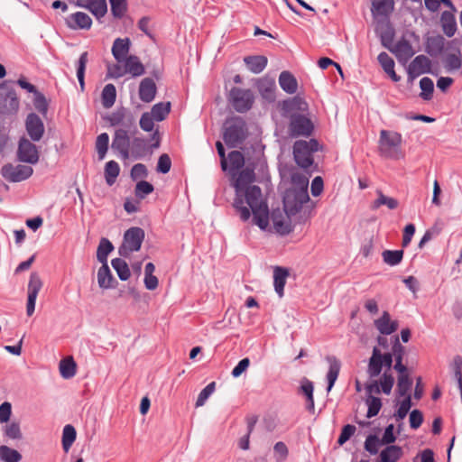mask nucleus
I'll list each match as a JSON object with an SVG mask.
<instances>
[{
  "label": "nucleus",
  "mask_w": 462,
  "mask_h": 462,
  "mask_svg": "<svg viewBox=\"0 0 462 462\" xmlns=\"http://www.w3.org/2000/svg\"><path fill=\"white\" fill-rule=\"evenodd\" d=\"M111 264L115 271L116 272L120 280L127 281L130 278V269L125 260H123L122 258H115L112 260Z\"/></svg>",
  "instance_id": "c03bdc74"
},
{
  "label": "nucleus",
  "mask_w": 462,
  "mask_h": 462,
  "mask_svg": "<svg viewBox=\"0 0 462 462\" xmlns=\"http://www.w3.org/2000/svg\"><path fill=\"white\" fill-rule=\"evenodd\" d=\"M440 23L443 32L448 36L451 37L457 31V23L455 16L448 11H444L440 17Z\"/></svg>",
  "instance_id": "f704fd0d"
},
{
  "label": "nucleus",
  "mask_w": 462,
  "mask_h": 462,
  "mask_svg": "<svg viewBox=\"0 0 462 462\" xmlns=\"http://www.w3.org/2000/svg\"><path fill=\"white\" fill-rule=\"evenodd\" d=\"M381 445V439L376 435H369L365 441V449L370 454L375 455Z\"/></svg>",
  "instance_id": "338daca9"
},
{
  "label": "nucleus",
  "mask_w": 462,
  "mask_h": 462,
  "mask_svg": "<svg viewBox=\"0 0 462 462\" xmlns=\"http://www.w3.org/2000/svg\"><path fill=\"white\" fill-rule=\"evenodd\" d=\"M228 99L236 112L245 113L252 108L255 97L252 90L234 87L230 89Z\"/></svg>",
  "instance_id": "423d86ee"
},
{
  "label": "nucleus",
  "mask_w": 462,
  "mask_h": 462,
  "mask_svg": "<svg viewBox=\"0 0 462 462\" xmlns=\"http://www.w3.org/2000/svg\"><path fill=\"white\" fill-rule=\"evenodd\" d=\"M216 383L212 382L208 383L199 394L196 401V407H201L205 404L208 398L215 392Z\"/></svg>",
  "instance_id": "69168bd1"
},
{
  "label": "nucleus",
  "mask_w": 462,
  "mask_h": 462,
  "mask_svg": "<svg viewBox=\"0 0 462 462\" xmlns=\"http://www.w3.org/2000/svg\"><path fill=\"white\" fill-rule=\"evenodd\" d=\"M124 62L125 73H128L133 77H140L144 74V66L137 56L130 55L124 60Z\"/></svg>",
  "instance_id": "c85d7f7f"
},
{
  "label": "nucleus",
  "mask_w": 462,
  "mask_h": 462,
  "mask_svg": "<svg viewBox=\"0 0 462 462\" xmlns=\"http://www.w3.org/2000/svg\"><path fill=\"white\" fill-rule=\"evenodd\" d=\"M374 326L382 335H390L398 329L397 320H392L387 311H383L381 318L374 320Z\"/></svg>",
  "instance_id": "4be33fe9"
},
{
  "label": "nucleus",
  "mask_w": 462,
  "mask_h": 462,
  "mask_svg": "<svg viewBox=\"0 0 462 462\" xmlns=\"http://www.w3.org/2000/svg\"><path fill=\"white\" fill-rule=\"evenodd\" d=\"M131 42L129 38H116L112 46V54L117 62H123L128 56Z\"/></svg>",
  "instance_id": "5701e85b"
},
{
  "label": "nucleus",
  "mask_w": 462,
  "mask_h": 462,
  "mask_svg": "<svg viewBox=\"0 0 462 462\" xmlns=\"http://www.w3.org/2000/svg\"><path fill=\"white\" fill-rule=\"evenodd\" d=\"M120 173L119 164L115 161H109L105 166V179L108 186H112Z\"/></svg>",
  "instance_id": "79ce46f5"
},
{
  "label": "nucleus",
  "mask_w": 462,
  "mask_h": 462,
  "mask_svg": "<svg viewBox=\"0 0 462 462\" xmlns=\"http://www.w3.org/2000/svg\"><path fill=\"white\" fill-rule=\"evenodd\" d=\"M77 5L89 10L97 19L104 17L107 13L106 0H77Z\"/></svg>",
  "instance_id": "412c9836"
},
{
  "label": "nucleus",
  "mask_w": 462,
  "mask_h": 462,
  "mask_svg": "<svg viewBox=\"0 0 462 462\" xmlns=\"http://www.w3.org/2000/svg\"><path fill=\"white\" fill-rule=\"evenodd\" d=\"M42 287V282L36 273H32L28 283V300L26 304V313L32 316L35 310V302L39 291Z\"/></svg>",
  "instance_id": "4468645a"
},
{
  "label": "nucleus",
  "mask_w": 462,
  "mask_h": 462,
  "mask_svg": "<svg viewBox=\"0 0 462 462\" xmlns=\"http://www.w3.org/2000/svg\"><path fill=\"white\" fill-rule=\"evenodd\" d=\"M383 260L385 263L393 266L399 264L403 257L402 250H385L382 254Z\"/></svg>",
  "instance_id": "864d4df0"
},
{
  "label": "nucleus",
  "mask_w": 462,
  "mask_h": 462,
  "mask_svg": "<svg viewBox=\"0 0 462 462\" xmlns=\"http://www.w3.org/2000/svg\"><path fill=\"white\" fill-rule=\"evenodd\" d=\"M33 106L42 115L45 116L47 114L49 104L44 95L40 91L34 94Z\"/></svg>",
  "instance_id": "680f3d73"
},
{
  "label": "nucleus",
  "mask_w": 462,
  "mask_h": 462,
  "mask_svg": "<svg viewBox=\"0 0 462 462\" xmlns=\"http://www.w3.org/2000/svg\"><path fill=\"white\" fill-rule=\"evenodd\" d=\"M430 60L425 55L417 56L409 65L408 67V75L411 79L419 77L421 74L430 71Z\"/></svg>",
  "instance_id": "6ab92c4d"
},
{
  "label": "nucleus",
  "mask_w": 462,
  "mask_h": 462,
  "mask_svg": "<svg viewBox=\"0 0 462 462\" xmlns=\"http://www.w3.org/2000/svg\"><path fill=\"white\" fill-rule=\"evenodd\" d=\"M230 171L241 169L245 164V158L239 151H233L228 154Z\"/></svg>",
  "instance_id": "13d9d810"
},
{
  "label": "nucleus",
  "mask_w": 462,
  "mask_h": 462,
  "mask_svg": "<svg viewBox=\"0 0 462 462\" xmlns=\"http://www.w3.org/2000/svg\"><path fill=\"white\" fill-rule=\"evenodd\" d=\"M445 38L441 35H433L427 38L426 51L433 57L439 55L445 47Z\"/></svg>",
  "instance_id": "473e14b6"
},
{
  "label": "nucleus",
  "mask_w": 462,
  "mask_h": 462,
  "mask_svg": "<svg viewBox=\"0 0 462 462\" xmlns=\"http://www.w3.org/2000/svg\"><path fill=\"white\" fill-rule=\"evenodd\" d=\"M289 276V272L286 268L283 267H275L273 270V285L274 290L278 293L280 297L283 296L284 286L286 284V280Z\"/></svg>",
  "instance_id": "72a5a7b5"
},
{
  "label": "nucleus",
  "mask_w": 462,
  "mask_h": 462,
  "mask_svg": "<svg viewBox=\"0 0 462 462\" xmlns=\"http://www.w3.org/2000/svg\"><path fill=\"white\" fill-rule=\"evenodd\" d=\"M109 136L106 133L100 134L96 140V150L99 160H103L108 149Z\"/></svg>",
  "instance_id": "6e6d98bb"
},
{
  "label": "nucleus",
  "mask_w": 462,
  "mask_h": 462,
  "mask_svg": "<svg viewBox=\"0 0 462 462\" xmlns=\"http://www.w3.org/2000/svg\"><path fill=\"white\" fill-rule=\"evenodd\" d=\"M411 380L406 372L399 373L398 383H397V392L400 396L406 397L409 394V392L411 387Z\"/></svg>",
  "instance_id": "49530a36"
},
{
  "label": "nucleus",
  "mask_w": 462,
  "mask_h": 462,
  "mask_svg": "<svg viewBox=\"0 0 462 462\" xmlns=\"http://www.w3.org/2000/svg\"><path fill=\"white\" fill-rule=\"evenodd\" d=\"M292 215L282 214L280 210H273L272 213V221L273 229L282 236L290 234L292 231V226L290 217Z\"/></svg>",
  "instance_id": "f3484780"
},
{
  "label": "nucleus",
  "mask_w": 462,
  "mask_h": 462,
  "mask_svg": "<svg viewBox=\"0 0 462 462\" xmlns=\"http://www.w3.org/2000/svg\"><path fill=\"white\" fill-rule=\"evenodd\" d=\"M17 157L20 162L35 164L39 161V151L35 144L23 137L18 143Z\"/></svg>",
  "instance_id": "f8f14e48"
},
{
  "label": "nucleus",
  "mask_w": 462,
  "mask_h": 462,
  "mask_svg": "<svg viewBox=\"0 0 462 462\" xmlns=\"http://www.w3.org/2000/svg\"><path fill=\"white\" fill-rule=\"evenodd\" d=\"M247 69L254 73H261L267 66V58L263 55L246 56L244 58Z\"/></svg>",
  "instance_id": "cd10ccee"
},
{
  "label": "nucleus",
  "mask_w": 462,
  "mask_h": 462,
  "mask_svg": "<svg viewBox=\"0 0 462 462\" xmlns=\"http://www.w3.org/2000/svg\"><path fill=\"white\" fill-rule=\"evenodd\" d=\"M59 369L64 379H69L76 374L77 365L72 356H68L60 360Z\"/></svg>",
  "instance_id": "e433bc0d"
},
{
  "label": "nucleus",
  "mask_w": 462,
  "mask_h": 462,
  "mask_svg": "<svg viewBox=\"0 0 462 462\" xmlns=\"http://www.w3.org/2000/svg\"><path fill=\"white\" fill-rule=\"evenodd\" d=\"M114 249L112 243L106 239L102 238L97 247V258L102 263H106L108 254Z\"/></svg>",
  "instance_id": "3c124183"
},
{
  "label": "nucleus",
  "mask_w": 462,
  "mask_h": 462,
  "mask_svg": "<svg viewBox=\"0 0 462 462\" xmlns=\"http://www.w3.org/2000/svg\"><path fill=\"white\" fill-rule=\"evenodd\" d=\"M399 62L405 64L415 53L411 44L404 38H402L390 48Z\"/></svg>",
  "instance_id": "a211bd4d"
},
{
  "label": "nucleus",
  "mask_w": 462,
  "mask_h": 462,
  "mask_svg": "<svg viewBox=\"0 0 462 462\" xmlns=\"http://www.w3.org/2000/svg\"><path fill=\"white\" fill-rule=\"evenodd\" d=\"M33 170L31 166L27 165H13L11 163H7L4 165L1 169L2 176L12 182H19L24 180L32 176Z\"/></svg>",
  "instance_id": "9d476101"
},
{
  "label": "nucleus",
  "mask_w": 462,
  "mask_h": 462,
  "mask_svg": "<svg viewBox=\"0 0 462 462\" xmlns=\"http://www.w3.org/2000/svg\"><path fill=\"white\" fill-rule=\"evenodd\" d=\"M420 88L421 89L420 97L425 100L430 99L434 90L433 81L430 78H422L420 81Z\"/></svg>",
  "instance_id": "052dcab7"
},
{
  "label": "nucleus",
  "mask_w": 462,
  "mask_h": 462,
  "mask_svg": "<svg viewBox=\"0 0 462 462\" xmlns=\"http://www.w3.org/2000/svg\"><path fill=\"white\" fill-rule=\"evenodd\" d=\"M254 86L261 97L268 103H273L276 98V83L274 78L265 75L254 81Z\"/></svg>",
  "instance_id": "9b49d317"
},
{
  "label": "nucleus",
  "mask_w": 462,
  "mask_h": 462,
  "mask_svg": "<svg viewBox=\"0 0 462 462\" xmlns=\"http://www.w3.org/2000/svg\"><path fill=\"white\" fill-rule=\"evenodd\" d=\"M144 239V231L140 227H131L124 235V240L118 253L122 257L128 258L132 253L140 250Z\"/></svg>",
  "instance_id": "39448f33"
},
{
  "label": "nucleus",
  "mask_w": 462,
  "mask_h": 462,
  "mask_svg": "<svg viewBox=\"0 0 462 462\" xmlns=\"http://www.w3.org/2000/svg\"><path fill=\"white\" fill-rule=\"evenodd\" d=\"M109 2L113 15L116 18L123 17L127 10L126 0H109Z\"/></svg>",
  "instance_id": "e2e57ef3"
},
{
  "label": "nucleus",
  "mask_w": 462,
  "mask_h": 462,
  "mask_svg": "<svg viewBox=\"0 0 462 462\" xmlns=\"http://www.w3.org/2000/svg\"><path fill=\"white\" fill-rule=\"evenodd\" d=\"M380 393L383 392L385 394H390L394 383V377L392 373L384 371L383 375L377 381Z\"/></svg>",
  "instance_id": "603ef678"
},
{
  "label": "nucleus",
  "mask_w": 462,
  "mask_h": 462,
  "mask_svg": "<svg viewBox=\"0 0 462 462\" xmlns=\"http://www.w3.org/2000/svg\"><path fill=\"white\" fill-rule=\"evenodd\" d=\"M87 63H88V52L85 51L80 55L79 62H78V68H77V78L79 79V85H80V88L82 90L84 89V85H85L84 78H85V70H86Z\"/></svg>",
  "instance_id": "bf43d9fd"
},
{
  "label": "nucleus",
  "mask_w": 462,
  "mask_h": 462,
  "mask_svg": "<svg viewBox=\"0 0 462 462\" xmlns=\"http://www.w3.org/2000/svg\"><path fill=\"white\" fill-rule=\"evenodd\" d=\"M108 121L112 126L121 125V129L130 130L134 126L133 115L125 109H120L113 113L109 116Z\"/></svg>",
  "instance_id": "aec40b11"
},
{
  "label": "nucleus",
  "mask_w": 462,
  "mask_h": 462,
  "mask_svg": "<svg viewBox=\"0 0 462 462\" xmlns=\"http://www.w3.org/2000/svg\"><path fill=\"white\" fill-rule=\"evenodd\" d=\"M76 430L72 425L68 424L63 428L62 448L65 452H68L71 448L73 442L76 439Z\"/></svg>",
  "instance_id": "09e8293b"
},
{
  "label": "nucleus",
  "mask_w": 462,
  "mask_h": 462,
  "mask_svg": "<svg viewBox=\"0 0 462 462\" xmlns=\"http://www.w3.org/2000/svg\"><path fill=\"white\" fill-rule=\"evenodd\" d=\"M392 365L393 355L391 353L383 354L377 346H374L368 362L367 374L370 378L377 377L383 366L386 367L385 371L390 372Z\"/></svg>",
  "instance_id": "0eeeda50"
},
{
  "label": "nucleus",
  "mask_w": 462,
  "mask_h": 462,
  "mask_svg": "<svg viewBox=\"0 0 462 462\" xmlns=\"http://www.w3.org/2000/svg\"><path fill=\"white\" fill-rule=\"evenodd\" d=\"M246 135V125L243 119L236 117L226 122L223 138L228 147H238Z\"/></svg>",
  "instance_id": "7ed1b4c3"
},
{
  "label": "nucleus",
  "mask_w": 462,
  "mask_h": 462,
  "mask_svg": "<svg viewBox=\"0 0 462 462\" xmlns=\"http://www.w3.org/2000/svg\"><path fill=\"white\" fill-rule=\"evenodd\" d=\"M377 60L383 71L391 78L393 81H400L401 77L398 76L394 70V60L386 52H381L378 55Z\"/></svg>",
  "instance_id": "2f4dec72"
},
{
  "label": "nucleus",
  "mask_w": 462,
  "mask_h": 462,
  "mask_svg": "<svg viewBox=\"0 0 462 462\" xmlns=\"http://www.w3.org/2000/svg\"><path fill=\"white\" fill-rule=\"evenodd\" d=\"M444 66L448 71L457 70L461 68L462 55L458 49L445 57Z\"/></svg>",
  "instance_id": "ea45409f"
},
{
  "label": "nucleus",
  "mask_w": 462,
  "mask_h": 462,
  "mask_svg": "<svg viewBox=\"0 0 462 462\" xmlns=\"http://www.w3.org/2000/svg\"><path fill=\"white\" fill-rule=\"evenodd\" d=\"M126 129H116L112 142V148L120 152L123 159L130 156L131 140Z\"/></svg>",
  "instance_id": "dca6fc26"
},
{
  "label": "nucleus",
  "mask_w": 462,
  "mask_h": 462,
  "mask_svg": "<svg viewBox=\"0 0 462 462\" xmlns=\"http://www.w3.org/2000/svg\"><path fill=\"white\" fill-rule=\"evenodd\" d=\"M309 201L310 197L308 191L288 189L283 197L285 213L288 215H296L302 209L303 205Z\"/></svg>",
  "instance_id": "6e6552de"
},
{
  "label": "nucleus",
  "mask_w": 462,
  "mask_h": 462,
  "mask_svg": "<svg viewBox=\"0 0 462 462\" xmlns=\"http://www.w3.org/2000/svg\"><path fill=\"white\" fill-rule=\"evenodd\" d=\"M102 105L105 108H110L116 102V89L113 84H107L102 90Z\"/></svg>",
  "instance_id": "a18cd8bd"
},
{
  "label": "nucleus",
  "mask_w": 462,
  "mask_h": 462,
  "mask_svg": "<svg viewBox=\"0 0 462 462\" xmlns=\"http://www.w3.org/2000/svg\"><path fill=\"white\" fill-rule=\"evenodd\" d=\"M328 361L329 362V369L327 374V379L328 383L327 391L330 392L332 387L334 386L335 382L338 377L341 365L340 362L336 357H328Z\"/></svg>",
  "instance_id": "58836bf2"
},
{
  "label": "nucleus",
  "mask_w": 462,
  "mask_h": 462,
  "mask_svg": "<svg viewBox=\"0 0 462 462\" xmlns=\"http://www.w3.org/2000/svg\"><path fill=\"white\" fill-rule=\"evenodd\" d=\"M308 109L307 102L299 96L288 99L282 104V110L284 114H296L295 112H304Z\"/></svg>",
  "instance_id": "c756f323"
},
{
  "label": "nucleus",
  "mask_w": 462,
  "mask_h": 462,
  "mask_svg": "<svg viewBox=\"0 0 462 462\" xmlns=\"http://www.w3.org/2000/svg\"><path fill=\"white\" fill-rule=\"evenodd\" d=\"M300 390L307 397L308 410H314L313 383L305 378L301 382Z\"/></svg>",
  "instance_id": "4d7b16f0"
},
{
  "label": "nucleus",
  "mask_w": 462,
  "mask_h": 462,
  "mask_svg": "<svg viewBox=\"0 0 462 462\" xmlns=\"http://www.w3.org/2000/svg\"><path fill=\"white\" fill-rule=\"evenodd\" d=\"M0 459L3 462H20L22 455L14 448L7 446H0Z\"/></svg>",
  "instance_id": "8fccbe9b"
},
{
  "label": "nucleus",
  "mask_w": 462,
  "mask_h": 462,
  "mask_svg": "<svg viewBox=\"0 0 462 462\" xmlns=\"http://www.w3.org/2000/svg\"><path fill=\"white\" fill-rule=\"evenodd\" d=\"M292 187L295 191H308L309 179L301 173H293L291 176Z\"/></svg>",
  "instance_id": "5fc2aeb1"
},
{
  "label": "nucleus",
  "mask_w": 462,
  "mask_h": 462,
  "mask_svg": "<svg viewBox=\"0 0 462 462\" xmlns=\"http://www.w3.org/2000/svg\"><path fill=\"white\" fill-rule=\"evenodd\" d=\"M25 129L33 142H39L45 132L44 124L42 120L34 113L27 116L25 120Z\"/></svg>",
  "instance_id": "2eb2a0df"
},
{
  "label": "nucleus",
  "mask_w": 462,
  "mask_h": 462,
  "mask_svg": "<svg viewBox=\"0 0 462 462\" xmlns=\"http://www.w3.org/2000/svg\"><path fill=\"white\" fill-rule=\"evenodd\" d=\"M371 13L374 17H387L394 8V0H371Z\"/></svg>",
  "instance_id": "393cba45"
},
{
  "label": "nucleus",
  "mask_w": 462,
  "mask_h": 462,
  "mask_svg": "<svg viewBox=\"0 0 462 462\" xmlns=\"http://www.w3.org/2000/svg\"><path fill=\"white\" fill-rule=\"evenodd\" d=\"M115 281L107 263H103L97 272V282L100 288L109 289Z\"/></svg>",
  "instance_id": "4c0bfd02"
},
{
  "label": "nucleus",
  "mask_w": 462,
  "mask_h": 462,
  "mask_svg": "<svg viewBox=\"0 0 462 462\" xmlns=\"http://www.w3.org/2000/svg\"><path fill=\"white\" fill-rule=\"evenodd\" d=\"M454 375L458 383L460 395L462 399V357L457 356L454 358Z\"/></svg>",
  "instance_id": "774afa93"
},
{
  "label": "nucleus",
  "mask_w": 462,
  "mask_h": 462,
  "mask_svg": "<svg viewBox=\"0 0 462 462\" xmlns=\"http://www.w3.org/2000/svg\"><path fill=\"white\" fill-rule=\"evenodd\" d=\"M279 84L282 89L287 94H295L298 90V81L296 78L288 70L281 72L279 76Z\"/></svg>",
  "instance_id": "bb28decb"
},
{
  "label": "nucleus",
  "mask_w": 462,
  "mask_h": 462,
  "mask_svg": "<svg viewBox=\"0 0 462 462\" xmlns=\"http://www.w3.org/2000/svg\"><path fill=\"white\" fill-rule=\"evenodd\" d=\"M377 199H375L372 205L373 209H377L383 205H385L390 209H395L398 207L399 202L397 199L386 197L381 190H377Z\"/></svg>",
  "instance_id": "de8ad7c7"
},
{
  "label": "nucleus",
  "mask_w": 462,
  "mask_h": 462,
  "mask_svg": "<svg viewBox=\"0 0 462 462\" xmlns=\"http://www.w3.org/2000/svg\"><path fill=\"white\" fill-rule=\"evenodd\" d=\"M171 111L170 102H160L155 104L149 112L155 121L161 122L166 118Z\"/></svg>",
  "instance_id": "37998d69"
},
{
  "label": "nucleus",
  "mask_w": 462,
  "mask_h": 462,
  "mask_svg": "<svg viewBox=\"0 0 462 462\" xmlns=\"http://www.w3.org/2000/svg\"><path fill=\"white\" fill-rule=\"evenodd\" d=\"M153 186L145 180L137 182L134 189L135 196L140 199H144L147 195L153 191Z\"/></svg>",
  "instance_id": "0e129e2a"
},
{
  "label": "nucleus",
  "mask_w": 462,
  "mask_h": 462,
  "mask_svg": "<svg viewBox=\"0 0 462 462\" xmlns=\"http://www.w3.org/2000/svg\"><path fill=\"white\" fill-rule=\"evenodd\" d=\"M68 25L72 29L88 30L92 25V20L88 14L83 12H76L69 16Z\"/></svg>",
  "instance_id": "a878e982"
},
{
  "label": "nucleus",
  "mask_w": 462,
  "mask_h": 462,
  "mask_svg": "<svg viewBox=\"0 0 462 462\" xmlns=\"http://www.w3.org/2000/svg\"><path fill=\"white\" fill-rule=\"evenodd\" d=\"M233 178L236 190L233 206L240 219L245 222L253 216V223L260 229L266 230L269 226V208L261 188L254 184V169L246 167L236 178Z\"/></svg>",
  "instance_id": "f257e3e1"
},
{
  "label": "nucleus",
  "mask_w": 462,
  "mask_h": 462,
  "mask_svg": "<svg viewBox=\"0 0 462 462\" xmlns=\"http://www.w3.org/2000/svg\"><path fill=\"white\" fill-rule=\"evenodd\" d=\"M313 128L311 120L306 116L300 114L290 116L289 134L291 137L310 136Z\"/></svg>",
  "instance_id": "1a4fd4ad"
},
{
  "label": "nucleus",
  "mask_w": 462,
  "mask_h": 462,
  "mask_svg": "<svg viewBox=\"0 0 462 462\" xmlns=\"http://www.w3.org/2000/svg\"><path fill=\"white\" fill-rule=\"evenodd\" d=\"M318 149L319 143L314 139L295 142L293 155L296 163L303 169H308L313 163L312 152L318 151Z\"/></svg>",
  "instance_id": "20e7f679"
},
{
  "label": "nucleus",
  "mask_w": 462,
  "mask_h": 462,
  "mask_svg": "<svg viewBox=\"0 0 462 462\" xmlns=\"http://www.w3.org/2000/svg\"><path fill=\"white\" fill-rule=\"evenodd\" d=\"M403 455L402 448L395 445H388L380 453L381 462H397Z\"/></svg>",
  "instance_id": "c9c22d12"
},
{
  "label": "nucleus",
  "mask_w": 462,
  "mask_h": 462,
  "mask_svg": "<svg viewBox=\"0 0 462 462\" xmlns=\"http://www.w3.org/2000/svg\"><path fill=\"white\" fill-rule=\"evenodd\" d=\"M3 106L4 113H14L19 108V99L16 92L14 89H10L6 92Z\"/></svg>",
  "instance_id": "a19ab883"
},
{
  "label": "nucleus",
  "mask_w": 462,
  "mask_h": 462,
  "mask_svg": "<svg viewBox=\"0 0 462 462\" xmlns=\"http://www.w3.org/2000/svg\"><path fill=\"white\" fill-rule=\"evenodd\" d=\"M157 88L152 79H143L139 87V97L145 103L152 102L156 95Z\"/></svg>",
  "instance_id": "b1692460"
},
{
  "label": "nucleus",
  "mask_w": 462,
  "mask_h": 462,
  "mask_svg": "<svg viewBox=\"0 0 462 462\" xmlns=\"http://www.w3.org/2000/svg\"><path fill=\"white\" fill-rule=\"evenodd\" d=\"M402 134L388 130H381L379 137V153L382 157L392 160H400L404 157L402 150Z\"/></svg>",
  "instance_id": "f03ea898"
},
{
  "label": "nucleus",
  "mask_w": 462,
  "mask_h": 462,
  "mask_svg": "<svg viewBox=\"0 0 462 462\" xmlns=\"http://www.w3.org/2000/svg\"><path fill=\"white\" fill-rule=\"evenodd\" d=\"M405 353V347L401 345L399 337H394V342L392 347V355L395 359L394 369L398 373H404L407 371L406 365L402 364V357Z\"/></svg>",
  "instance_id": "7c9ffc66"
},
{
  "label": "nucleus",
  "mask_w": 462,
  "mask_h": 462,
  "mask_svg": "<svg viewBox=\"0 0 462 462\" xmlns=\"http://www.w3.org/2000/svg\"><path fill=\"white\" fill-rule=\"evenodd\" d=\"M365 390H366V393H367V398L365 400V403L368 406V411H367L366 416H367V418H372V417L376 416L382 408L381 399L374 396V394L380 393V389H379L377 380H374L371 383H367L365 385Z\"/></svg>",
  "instance_id": "ddd939ff"
}]
</instances>
